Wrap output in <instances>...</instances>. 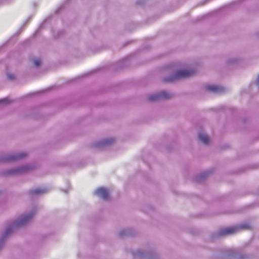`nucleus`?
<instances>
[{
	"instance_id": "f3484780",
	"label": "nucleus",
	"mask_w": 259,
	"mask_h": 259,
	"mask_svg": "<svg viewBox=\"0 0 259 259\" xmlns=\"http://www.w3.org/2000/svg\"><path fill=\"white\" fill-rule=\"evenodd\" d=\"M14 171L9 172L10 174H12V173H14Z\"/></svg>"
},
{
	"instance_id": "1a4fd4ad",
	"label": "nucleus",
	"mask_w": 259,
	"mask_h": 259,
	"mask_svg": "<svg viewBox=\"0 0 259 259\" xmlns=\"http://www.w3.org/2000/svg\"><path fill=\"white\" fill-rule=\"evenodd\" d=\"M238 61V59L236 58H231L229 59L227 61V63L229 64L235 63Z\"/></svg>"
},
{
	"instance_id": "7ed1b4c3",
	"label": "nucleus",
	"mask_w": 259,
	"mask_h": 259,
	"mask_svg": "<svg viewBox=\"0 0 259 259\" xmlns=\"http://www.w3.org/2000/svg\"><path fill=\"white\" fill-rule=\"evenodd\" d=\"M96 195L100 196L104 200H108L109 198V194L108 190L104 188H99L95 192Z\"/></svg>"
},
{
	"instance_id": "6ab92c4d",
	"label": "nucleus",
	"mask_w": 259,
	"mask_h": 259,
	"mask_svg": "<svg viewBox=\"0 0 259 259\" xmlns=\"http://www.w3.org/2000/svg\"><path fill=\"white\" fill-rule=\"evenodd\" d=\"M13 228H10V229H12ZM10 230H9L8 231H10Z\"/></svg>"
},
{
	"instance_id": "f03ea898",
	"label": "nucleus",
	"mask_w": 259,
	"mask_h": 259,
	"mask_svg": "<svg viewBox=\"0 0 259 259\" xmlns=\"http://www.w3.org/2000/svg\"><path fill=\"white\" fill-rule=\"evenodd\" d=\"M170 97V95L166 92H161L159 94L151 95L148 97L149 101H154L160 99H168Z\"/></svg>"
},
{
	"instance_id": "9d476101",
	"label": "nucleus",
	"mask_w": 259,
	"mask_h": 259,
	"mask_svg": "<svg viewBox=\"0 0 259 259\" xmlns=\"http://www.w3.org/2000/svg\"><path fill=\"white\" fill-rule=\"evenodd\" d=\"M10 102L11 101L8 98H6L0 100V103H8Z\"/></svg>"
},
{
	"instance_id": "0eeeda50",
	"label": "nucleus",
	"mask_w": 259,
	"mask_h": 259,
	"mask_svg": "<svg viewBox=\"0 0 259 259\" xmlns=\"http://www.w3.org/2000/svg\"><path fill=\"white\" fill-rule=\"evenodd\" d=\"M45 192V190L44 189H34V190H32L30 191V193L32 194V195H33V194H42L43 193H44Z\"/></svg>"
},
{
	"instance_id": "f8f14e48",
	"label": "nucleus",
	"mask_w": 259,
	"mask_h": 259,
	"mask_svg": "<svg viewBox=\"0 0 259 259\" xmlns=\"http://www.w3.org/2000/svg\"><path fill=\"white\" fill-rule=\"evenodd\" d=\"M26 155V154L23 153V154H22L21 155H19L17 156V157H15L12 158H11V159H13H13H17L18 158H22V157H23L25 156Z\"/></svg>"
},
{
	"instance_id": "6e6552de",
	"label": "nucleus",
	"mask_w": 259,
	"mask_h": 259,
	"mask_svg": "<svg viewBox=\"0 0 259 259\" xmlns=\"http://www.w3.org/2000/svg\"><path fill=\"white\" fill-rule=\"evenodd\" d=\"M208 175L207 172H204L200 175L199 176H195V181L201 180L205 178H206Z\"/></svg>"
},
{
	"instance_id": "ddd939ff",
	"label": "nucleus",
	"mask_w": 259,
	"mask_h": 259,
	"mask_svg": "<svg viewBox=\"0 0 259 259\" xmlns=\"http://www.w3.org/2000/svg\"><path fill=\"white\" fill-rule=\"evenodd\" d=\"M9 78L10 79H13L15 78V75L12 74H8V75Z\"/></svg>"
},
{
	"instance_id": "423d86ee",
	"label": "nucleus",
	"mask_w": 259,
	"mask_h": 259,
	"mask_svg": "<svg viewBox=\"0 0 259 259\" xmlns=\"http://www.w3.org/2000/svg\"><path fill=\"white\" fill-rule=\"evenodd\" d=\"M247 229V228H229L225 231L226 234H232L235 232H238L241 230Z\"/></svg>"
},
{
	"instance_id": "20e7f679",
	"label": "nucleus",
	"mask_w": 259,
	"mask_h": 259,
	"mask_svg": "<svg viewBox=\"0 0 259 259\" xmlns=\"http://www.w3.org/2000/svg\"><path fill=\"white\" fill-rule=\"evenodd\" d=\"M206 89L212 93L216 94H221L224 92V88L217 85H208L206 87Z\"/></svg>"
},
{
	"instance_id": "4468645a",
	"label": "nucleus",
	"mask_w": 259,
	"mask_h": 259,
	"mask_svg": "<svg viewBox=\"0 0 259 259\" xmlns=\"http://www.w3.org/2000/svg\"><path fill=\"white\" fill-rule=\"evenodd\" d=\"M256 84L257 86L258 87V88H259V75L257 76V79L256 81Z\"/></svg>"
},
{
	"instance_id": "aec40b11",
	"label": "nucleus",
	"mask_w": 259,
	"mask_h": 259,
	"mask_svg": "<svg viewBox=\"0 0 259 259\" xmlns=\"http://www.w3.org/2000/svg\"><path fill=\"white\" fill-rule=\"evenodd\" d=\"M258 36H259V33H258Z\"/></svg>"
},
{
	"instance_id": "2eb2a0df",
	"label": "nucleus",
	"mask_w": 259,
	"mask_h": 259,
	"mask_svg": "<svg viewBox=\"0 0 259 259\" xmlns=\"http://www.w3.org/2000/svg\"><path fill=\"white\" fill-rule=\"evenodd\" d=\"M113 142V139H111V140H110L106 141L105 142V143L106 144H109V143H112V142Z\"/></svg>"
},
{
	"instance_id": "f257e3e1",
	"label": "nucleus",
	"mask_w": 259,
	"mask_h": 259,
	"mask_svg": "<svg viewBox=\"0 0 259 259\" xmlns=\"http://www.w3.org/2000/svg\"><path fill=\"white\" fill-rule=\"evenodd\" d=\"M193 71L192 70H184L178 71L176 73L175 75L169 79L170 81H172L176 79H180L188 77L193 74Z\"/></svg>"
},
{
	"instance_id": "9b49d317",
	"label": "nucleus",
	"mask_w": 259,
	"mask_h": 259,
	"mask_svg": "<svg viewBox=\"0 0 259 259\" xmlns=\"http://www.w3.org/2000/svg\"><path fill=\"white\" fill-rule=\"evenodd\" d=\"M41 63V60L40 59H36L34 61L35 66H38Z\"/></svg>"
},
{
	"instance_id": "a211bd4d",
	"label": "nucleus",
	"mask_w": 259,
	"mask_h": 259,
	"mask_svg": "<svg viewBox=\"0 0 259 259\" xmlns=\"http://www.w3.org/2000/svg\"><path fill=\"white\" fill-rule=\"evenodd\" d=\"M16 227H20V225H19H19H18Z\"/></svg>"
},
{
	"instance_id": "dca6fc26",
	"label": "nucleus",
	"mask_w": 259,
	"mask_h": 259,
	"mask_svg": "<svg viewBox=\"0 0 259 259\" xmlns=\"http://www.w3.org/2000/svg\"><path fill=\"white\" fill-rule=\"evenodd\" d=\"M240 227H249L248 225L247 224H243Z\"/></svg>"
},
{
	"instance_id": "39448f33",
	"label": "nucleus",
	"mask_w": 259,
	"mask_h": 259,
	"mask_svg": "<svg viewBox=\"0 0 259 259\" xmlns=\"http://www.w3.org/2000/svg\"><path fill=\"white\" fill-rule=\"evenodd\" d=\"M198 138L200 141L204 144H208L209 142V137L204 133H199Z\"/></svg>"
}]
</instances>
